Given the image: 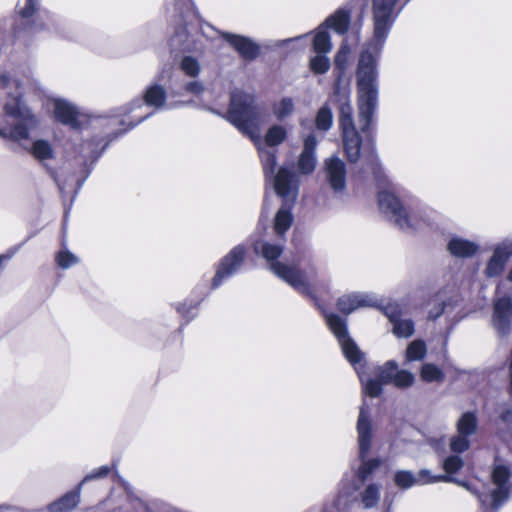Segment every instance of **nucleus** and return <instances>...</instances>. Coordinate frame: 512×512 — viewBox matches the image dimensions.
Segmentation results:
<instances>
[{"mask_svg":"<svg viewBox=\"0 0 512 512\" xmlns=\"http://www.w3.org/2000/svg\"><path fill=\"white\" fill-rule=\"evenodd\" d=\"M400 1L372 0L374 34L372 40L362 50L357 66L362 115L369 114L374 107L377 94V63L394 21L407 4H400Z\"/></svg>","mask_w":512,"mask_h":512,"instance_id":"f257e3e1","label":"nucleus"},{"mask_svg":"<svg viewBox=\"0 0 512 512\" xmlns=\"http://www.w3.org/2000/svg\"><path fill=\"white\" fill-rule=\"evenodd\" d=\"M356 431L358 458L351 465L352 477L343 480L342 489L352 500V505L359 502L363 508L371 509L380 501L381 484L374 481V477L383 460L380 457L369 456L373 425L365 406L360 408Z\"/></svg>","mask_w":512,"mask_h":512,"instance_id":"f03ea898","label":"nucleus"},{"mask_svg":"<svg viewBox=\"0 0 512 512\" xmlns=\"http://www.w3.org/2000/svg\"><path fill=\"white\" fill-rule=\"evenodd\" d=\"M253 250L256 255L262 256L269 264L270 270L285 281L297 292L310 297L325 316L326 311L318 303L315 290L320 286L317 277V268L310 254H298L291 262H281L278 258L283 253V245L268 241H254Z\"/></svg>","mask_w":512,"mask_h":512,"instance_id":"7ed1b4c3","label":"nucleus"},{"mask_svg":"<svg viewBox=\"0 0 512 512\" xmlns=\"http://www.w3.org/2000/svg\"><path fill=\"white\" fill-rule=\"evenodd\" d=\"M220 115L257 145L265 178L274 184L275 177L278 174L277 172L274 175L277 164L276 151L262 147L260 137L262 111L256 103L255 96L241 90H234L230 96L228 111Z\"/></svg>","mask_w":512,"mask_h":512,"instance_id":"20e7f679","label":"nucleus"},{"mask_svg":"<svg viewBox=\"0 0 512 512\" xmlns=\"http://www.w3.org/2000/svg\"><path fill=\"white\" fill-rule=\"evenodd\" d=\"M356 78L358 79L357 75ZM357 89L359 90L358 84ZM376 89L378 90V75L376 76ZM335 97L339 106V125L342 131L344 151L350 162H356L361 155L362 147L371 149L372 117L377 107L378 93L376 94L375 104L371 112L367 115H362L360 108V93L358 92L359 125L362 136L356 130L354 125L353 109L350 103V89L348 87L342 88L337 84L335 86Z\"/></svg>","mask_w":512,"mask_h":512,"instance_id":"39448f33","label":"nucleus"},{"mask_svg":"<svg viewBox=\"0 0 512 512\" xmlns=\"http://www.w3.org/2000/svg\"><path fill=\"white\" fill-rule=\"evenodd\" d=\"M29 79L22 81L14 73L4 72L0 75V85L11 98L5 104V114L11 120L6 127L0 128V137L15 142L26 140L30 132L38 126V120L31 109L22 101L24 86Z\"/></svg>","mask_w":512,"mask_h":512,"instance_id":"423d86ee","label":"nucleus"},{"mask_svg":"<svg viewBox=\"0 0 512 512\" xmlns=\"http://www.w3.org/2000/svg\"><path fill=\"white\" fill-rule=\"evenodd\" d=\"M418 480L419 485L438 483V482H453L462 487L477 497L482 512H496L504 502L509 498L510 493V471L504 465H496L492 471V482L495 485L493 490H479L474 485L460 481L448 475H432L427 469L419 471Z\"/></svg>","mask_w":512,"mask_h":512,"instance_id":"0eeeda50","label":"nucleus"},{"mask_svg":"<svg viewBox=\"0 0 512 512\" xmlns=\"http://www.w3.org/2000/svg\"><path fill=\"white\" fill-rule=\"evenodd\" d=\"M324 317L331 332L337 338L344 356L355 367V370L359 375V378L363 385L364 393L371 397H377L378 395H380L383 384L381 380L379 378L365 379L363 373L357 367V365L360 364L362 360L363 354L361 353L355 342L350 338L348 334L346 320L334 313L325 314Z\"/></svg>","mask_w":512,"mask_h":512,"instance_id":"6e6552de","label":"nucleus"},{"mask_svg":"<svg viewBox=\"0 0 512 512\" xmlns=\"http://www.w3.org/2000/svg\"><path fill=\"white\" fill-rule=\"evenodd\" d=\"M274 190L283 200V206L278 210L274 223L275 232L282 235L293 222L291 208L298 195L297 176L284 167L280 168L274 180Z\"/></svg>","mask_w":512,"mask_h":512,"instance_id":"1a4fd4ad","label":"nucleus"},{"mask_svg":"<svg viewBox=\"0 0 512 512\" xmlns=\"http://www.w3.org/2000/svg\"><path fill=\"white\" fill-rule=\"evenodd\" d=\"M378 202L380 209L389 215L395 224L405 232L422 230L430 225L428 218L423 212L408 211L392 191H380Z\"/></svg>","mask_w":512,"mask_h":512,"instance_id":"9d476101","label":"nucleus"},{"mask_svg":"<svg viewBox=\"0 0 512 512\" xmlns=\"http://www.w3.org/2000/svg\"><path fill=\"white\" fill-rule=\"evenodd\" d=\"M350 25V11L344 8L338 9L329 16L324 24L316 32L313 41V48L319 54L330 52L332 44L326 28H332L338 34H345Z\"/></svg>","mask_w":512,"mask_h":512,"instance_id":"9b49d317","label":"nucleus"},{"mask_svg":"<svg viewBox=\"0 0 512 512\" xmlns=\"http://www.w3.org/2000/svg\"><path fill=\"white\" fill-rule=\"evenodd\" d=\"M246 249L243 245L235 246L226 256H224L216 270L212 280V287H219L224 280L236 274L244 263Z\"/></svg>","mask_w":512,"mask_h":512,"instance_id":"f8f14e48","label":"nucleus"},{"mask_svg":"<svg viewBox=\"0 0 512 512\" xmlns=\"http://www.w3.org/2000/svg\"><path fill=\"white\" fill-rule=\"evenodd\" d=\"M492 326L500 337H507L512 327V297L504 295L493 302Z\"/></svg>","mask_w":512,"mask_h":512,"instance_id":"ddd939ff","label":"nucleus"},{"mask_svg":"<svg viewBox=\"0 0 512 512\" xmlns=\"http://www.w3.org/2000/svg\"><path fill=\"white\" fill-rule=\"evenodd\" d=\"M512 257V240H504L497 244L487 261L484 275L487 278H495L502 275L505 266Z\"/></svg>","mask_w":512,"mask_h":512,"instance_id":"4468645a","label":"nucleus"},{"mask_svg":"<svg viewBox=\"0 0 512 512\" xmlns=\"http://www.w3.org/2000/svg\"><path fill=\"white\" fill-rule=\"evenodd\" d=\"M325 180L335 194H342L346 189V165L336 156L325 160Z\"/></svg>","mask_w":512,"mask_h":512,"instance_id":"2eb2a0df","label":"nucleus"},{"mask_svg":"<svg viewBox=\"0 0 512 512\" xmlns=\"http://www.w3.org/2000/svg\"><path fill=\"white\" fill-rule=\"evenodd\" d=\"M384 314L393 324V333L398 338H408L414 333V322L402 319V306L398 302H389L381 307Z\"/></svg>","mask_w":512,"mask_h":512,"instance_id":"dca6fc26","label":"nucleus"},{"mask_svg":"<svg viewBox=\"0 0 512 512\" xmlns=\"http://www.w3.org/2000/svg\"><path fill=\"white\" fill-rule=\"evenodd\" d=\"M166 102V90L159 84H153L146 89L143 99L133 100L129 106L121 108L120 115H128L135 109L141 108L143 103L156 109L164 107Z\"/></svg>","mask_w":512,"mask_h":512,"instance_id":"f3484780","label":"nucleus"},{"mask_svg":"<svg viewBox=\"0 0 512 512\" xmlns=\"http://www.w3.org/2000/svg\"><path fill=\"white\" fill-rule=\"evenodd\" d=\"M378 299L373 294L351 293L337 300V308L344 314H351L358 308L378 306Z\"/></svg>","mask_w":512,"mask_h":512,"instance_id":"a211bd4d","label":"nucleus"},{"mask_svg":"<svg viewBox=\"0 0 512 512\" xmlns=\"http://www.w3.org/2000/svg\"><path fill=\"white\" fill-rule=\"evenodd\" d=\"M30 153L49 171V173L54 177L61 193H64L66 190L65 183H63L62 180L55 175V171L49 168L46 164L47 160L54 158V150L51 144L46 140H36L31 145Z\"/></svg>","mask_w":512,"mask_h":512,"instance_id":"6ab92c4d","label":"nucleus"},{"mask_svg":"<svg viewBox=\"0 0 512 512\" xmlns=\"http://www.w3.org/2000/svg\"><path fill=\"white\" fill-rule=\"evenodd\" d=\"M222 37L246 60H253L259 54V46L247 37L228 32L222 33Z\"/></svg>","mask_w":512,"mask_h":512,"instance_id":"aec40b11","label":"nucleus"},{"mask_svg":"<svg viewBox=\"0 0 512 512\" xmlns=\"http://www.w3.org/2000/svg\"><path fill=\"white\" fill-rule=\"evenodd\" d=\"M54 116L59 122L69 125L74 129L80 127V112L77 107L66 100H54Z\"/></svg>","mask_w":512,"mask_h":512,"instance_id":"412c9836","label":"nucleus"},{"mask_svg":"<svg viewBox=\"0 0 512 512\" xmlns=\"http://www.w3.org/2000/svg\"><path fill=\"white\" fill-rule=\"evenodd\" d=\"M81 491L82 489L77 485L72 491L50 503L47 506L48 512H70L79 504Z\"/></svg>","mask_w":512,"mask_h":512,"instance_id":"4be33fe9","label":"nucleus"},{"mask_svg":"<svg viewBox=\"0 0 512 512\" xmlns=\"http://www.w3.org/2000/svg\"><path fill=\"white\" fill-rule=\"evenodd\" d=\"M478 248L477 243L458 236L452 237L447 244V249L450 254L459 258L474 256Z\"/></svg>","mask_w":512,"mask_h":512,"instance_id":"5701e85b","label":"nucleus"},{"mask_svg":"<svg viewBox=\"0 0 512 512\" xmlns=\"http://www.w3.org/2000/svg\"><path fill=\"white\" fill-rule=\"evenodd\" d=\"M295 112V101L291 97H282L272 104V113L274 117L279 121L292 116Z\"/></svg>","mask_w":512,"mask_h":512,"instance_id":"b1692460","label":"nucleus"},{"mask_svg":"<svg viewBox=\"0 0 512 512\" xmlns=\"http://www.w3.org/2000/svg\"><path fill=\"white\" fill-rule=\"evenodd\" d=\"M351 507L352 500H350L347 493L341 488L335 498L324 504L322 512H350Z\"/></svg>","mask_w":512,"mask_h":512,"instance_id":"393cba45","label":"nucleus"},{"mask_svg":"<svg viewBox=\"0 0 512 512\" xmlns=\"http://www.w3.org/2000/svg\"><path fill=\"white\" fill-rule=\"evenodd\" d=\"M457 432L465 436H471L476 433L478 428V419L474 412H465L459 418L456 424Z\"/></svg>","mask_w":512,"mask_h":512,"instance_id":"a878e982","label":"nucleus"},{"mask_svg":"<svg viewBox=\"0 0 512 512\" xmlns=\"http://www.w3.org/2000/svg\"><path fill=\"white\" fill-rule=\"evenodd\" d=\"M101 142H102V140H98V141L92 140V141H85L82 144L80 153L82 155V158H83V161L85 164H87L88 162L93 163L100 157L101 153L103 152V150L106 147V145H103L100 148Z\"/></svg>","mask_w":512,"mask_h":512,"instance_id":"bb28decb","label":"nucleus"},{"mask_svg":"<svg viewBox=\"0 0 512 512\" xmlns=\"http://www.w3.org/2000/svg\"><path fill=\"white\" fill-rule=\"evenodd\" d=\"M287 137V130L284 126L275 124L272 125L266 132L264 141L265 144L271 149L280 145Z\"/></svg>","mask_w":512,"mask_h":512,"instance_id":"cd10ccee","label":"nucleus"},{"mask_svg":"<svg viewBox=\"0 0 512 512\" xmlns=\"http://www.w3.org/2000/svg\"><path fill=\"white\" fill-rule=\"evenodd\" d=\"M417 476L408 470H398L394 474V483L400 489L406 490L414 485H419Z\"/></svg>","mask_w":512,"mask_h":512,"instance_id":"c85d7f7f","label":"nucleus"},{"mask_svg":"<svg viewBox=\"0 0 512 512\" xmlns=\"http://www.w3.org/2000/svg\"><path fill=\"white\" fill-rule=\"evenodd\" d=\"M332 123H333V115H332L331 109L327 105L322 106L318 110L317 115H316V119H315L316 128L320 131L326 132L331 128Z\"/></svg>","mask_w":512,"mask_h":512,"instance_id":"c756f323","label":"nucleus"},{"mask_svg":"<svg viewBox=\"0 0 512 512\" xmlns=\"http://www.w3.org/2000/svg\"><path fill=\"white\" fill-rule=\"evenodd\" d=\"M368 169L373 174L375 181L379 185H385L388 183V179L385 175V172L378 160V158L371 151L368 158Z\"/></svg>","mask_w":512,"mask_h":512,"instance_id":"7c9ffc66","label":"nucleus"},{"mask_svg":"<svg viewBox=\"0 0 512 512\" xmlns=\"http://www.w3.org/2000/svg\"><path fill=\"white\" fill-rule=\"evenodd\" d=\"M426 355V345L422 340L412 341L406 349L407 361L422 360Z\"/></svg>","mask_w":512,"mask_h":512,"instance_id":"2f4dec72","label":"nucleus"},{"mask_svg":"<svg viewBox=\"0 0 512 512\" xmlns=\"http://www.w3.org/2000/svg\"><path fill=\"white\" fill-rule=\"evenodd\" d=\"M181 71L189 77H197L201 71V66L197 59L191 56H185L180 61Z\"/></svg>","mask_w":512,"mask_h":512,"instance_id":"473e14b6","label":"nucleus"},{"mask_svg":"<svg viewBox=\"0 0 512 512\" xmlns=\"http://www.w3.org/2000/svg\"><path fill=\"white\" fill-rule=\"evenodd\" d=\"M421 377L426 382H440L444 379V374L434 364L426 363L422 366Z\"/></svg>","mask_w":512,"mask_h":512,"instance_id":"72a5a7b5","label":"nucleus"},{"mask_svg":"<svg viewBox=\"0 0 512 512\" xmlns=\"http://www.w3.org/2000/svg\"><path fill=\"white\" fill-rule=\"evenodd\" d=\"M398 364L395 361H388L378 368V378L382 383H392Z\"/></svg>","mask_w":512,"mask_h":512,"instance_id":"f704fd0d","label":"nucleus"},{"mask_svg":"<svg viewBox=\"0 0 512 512\" xmlns=\"http://www.w3.org/2000/svg\"><path fill=\"white\" fill-rule=\"evenodd\" d=\"M464 465L463 459L459 455H450L443 460L442 467L445 475L451 476L457 473Z\"/></svg>","mask_w":512,"mask_h":512,"instance_id":"c9c22d12","label":"nucleus"},{"mask_svg":"<svg viewBox=\"0 0 512 512\" xmlns=\"http://www.w3.org/2000/svg\"><path fill=\"white\" fill-rule=\"evenodd\" d=\"M56 263L62 269H68L78 263V258L67 249L60 250L55 257Z\"/></svg>","mask_w":512,"mask_h":512,"instance_id":"e433bc0d","label":"nucleus"},{"mask_svg":"<svg viewBox=\"0 0 512 512\" xmlns=\"http://www.w3.org/2000/svg\"><path fill=\"white\" fill-rule=\"evenodd\" d=\"M316 166V157L313 153L303 152L300 154L298 160L299 170L303 174H309L314 171Z\"/></svg>","mask_w":512,"mask_h":512,"instance_id":"4c0bfd02","label":"nucleus"},{"mask_svg":"<svg viewBox=\"0 0 512 512\" xmlns=\"http://www.w3.org/2000/svg\"><path fill=\"white\" fill-rule=\"evenodd\" d=\"M136 512H171V509L166 504L151 503L146 504L141 500H135Z\"/></svg>","mask_w":512,"mask_h":512,"instance_id":"58836bf2","label":"nucleus"},{"mask_svg":"<svg viewBox=\"0 0 512 512\" xmlns=\"http://www.w3.org/2000/svg\"><path fill=\"white\" fill-rule=\"evenodd\" d=\"M449 446L452 452L463 453L469 449L470 441L468 436L458 433V435H455L450 439Z\"/></svg>","mask_w":512,"mask_h":512,"instance_id":"ea45409f","label":"nucleus"},{"mask_svg":"<svg viewBox=\"0 0 512 512\" xmlns=\"http://www.w3.org/2000/svg\"><path fill=\"white\" fill-rule=\"evenodd\" d=\"M310 67L313 72L317 74H323L329 70L330 61L325 55L318 53V55L310 60Z\"/></svg>","mask_w":512,"mask_h":512,"instance_id":"a19ab883","label":"nucleus"},{"mask_svg":"<svg viewBox=\"0 0 512 512\" xmlns=\"http://www.w3.org/2000/svg\"><path fill=\"white\" fill-rule=\"evenodd\" d=\"M414 382V375L407 370H396L393 384L400 388L411 386Z\"/></svg>","mask_w":512,"mask_h":512,"instance_id":"79ce46f5","label":"nucleus"},{"mask_svg":"<svg viewBox=\"0 0 512 512\" xmlns=\"http://www.w3.org/2000/svg\"><path fill=\"white\" fill-rule=\"evenodd\" d=\"M39 0H25L24 6L19 8V15L23 20H29L39 10Z\"/></svg>","mask_w":512,"mask_h":512,"instance_id":"37998d69","label":"nucleus"},{"mask_svg":"<svg viewBox=\"0 0 512 512\" xmlns=\"http://www.w3.org/2000/svg\"><path fill=\"white\" fill-rule=\"evenodd\" d=\"M350 54V48L348 44L345 42L340 47L339 51L335 57V66L343 72L346 69L348 57Z\"/></svg>","mask_w":512,"mask_h":512,"instance_id":"c03bdc74","label":"nucleus"},{"mask_svg":"<svg viewBox=\"0 0 512 512\" xmlns=\"http://www.w3.org/2000/svg\"><path fill=\"white\" fill-rule=\"evenodd\" d=\"M110 473V467L109 466H101L99 468H96L92 470L90 473H88L82 481L78 484L80 488L82 489L83 485L87 482H90L92 480L101 479L106 477Z\"/></svg>","mask_w":512,"mask_h":512,"instance_id":"a18cd8bd","label":"nucleus"},{"mask_svg":"<svg viewBox=\"0 0 512 512\" xmlns=\"http://www.w3.org/2000/svg\"><path fill=\"white\" fill-rule=\"evenodd\" d=\"M187 38L188 32L186 28H181L179 31H176L172 38V42L174 45H179L183 50H189L191 47L186 43Z\"/></svg>","mask_w":512,"mask_h":512,"instance_id":"49530a36","label":"nucleus"},{"mask_svg":"<svg viewBox=\"0 0 512 512\" xmlns=\"http://www.w3.org/2000/svg\"><path fill=\"white\" fill-rule=\"evenodd\" d=\"M192 8V0H175V11L178 12L179 16L182 18L192 13Z\"/></svg>","mask_w":512,"mask_h":512,"instance_id":"de8ad7c7","label":"nucleus"},{"mask_svg":"<svg viewBox=\"0 0 512 512\" xmlns=\"http://www.w3.org/2000/svg\"><path fill=\"white\" fill-rule=\"evenodd\" d=\"M316 147H317V139H316V136H315L314 134H309V135L304 139L303 152H307V153H313V154H315Z\"/></svg>","mask_w":512,"mask_h":512,"instance_id":"09e8293b","label":"nucleus"},{"mask_svg":"<svg viewBox=\"0 0 512 512\" xmlns=\"http://www.w3.org/2000/svg\"><path fill=\"white\" fill-rule=\"evenodd\" d=\"M184 89L188 93L198 95L203 92L204 86L199 81H191L185 85Z\"/></svg>","mask_w":512,"mask_h":512,"instance_id":"8fccbe9b","label":"nucleus"},{"mask_svg":"<svg viewBox=\"0 0 512 512\" xmlns=\"http://www.w3.org/2000/svg\"><path fill=\"white\" fill-rule=\"evenodd\" d=\"M46 22L43 24L37 25V29H47V30H56L57 29V23L54 16L46 14Z\"/></svg>","mask_w":512,"mask_h":512,"instance_id":"3c124183","label":"nucleus"},{"mask_svg":"<svg viewBox=\"0 0 512 512\" xmlns=\"http://www.w3.org/2000/svg\"><path fill=\"white\" fill-rule=\"evenodd\" d=\"M451 304L450 303H443L442 307L441 308H438L436 309L435 311H430L429 313V318L431 319H436L438 318L441 314H445L447 313L448 311V308H450Z\"/></svg>","mask_w":512,"mask_h":512,"instance_id":"603ef678","label":"nucleus"},{"mask_svg":"<svg viewBox=\"0 0 512 512\" xmlns=\"http://www.w3.org/2000/svg\"><path fill=\"white\" fill-rule=\"evenodd\" d=\"M177 311L182 315H188L192 310L195 309L193 306L187 307L185 303H180L176 307Z\"/></svg>","mask_w":512,"mask_h":512,"instance_id":"864d4df0","label":"nucleus"},{"mask_svg":"<svg viewBox=\"0 0 512 512\" xmlns=\"http://www.w3.org/2000/svg\"><path fill=\"white\" fill-rule=\"evenodd\" d=\"M500 418L503 422L509 423L512 421V410L506 409L500 414Z\"/></svg>","mask_w":512,"mask_h":512,"instance_id":"5fc2aeb1","label":"nucleus"},{"mask_svg":"<svg viewBox=\"0 0 512 512\" xmlns=\"http://www.w3.org/2000/svg\"><path fill=\"white\" fill-rule=\"evenodd\" d=\"M148 116H149V114L144 115V116H141V117L138 119L137 124H138V123H140V122H142V121H143L144 119H146Z\"/></svg>","mask_w":512,"mask_h":512,"instance_id":"6e6d98bb","label":"nucleus"},{"mask_svg":"<svg viewBox=\"0 0 512 512\" xmlns=\"http://www.w3.org/2000/svg\"><path fill=\"white\" fill-rule=\"evenodd\" d=\"M82 182L78 181V189L81 187Z\"/></svg>","mask_w":512,"mask_h":512,"instance_id":"4d7b16f0","label":"nucleus"},{"mask_svg":"<svg viewBox=\"0 0 512 512\" xmlns=\"http://www.w3.org/2000/svg\"><path fill=\"white\" fill-rule=\"evenodd\" d=\"M410 0H405V3H408Z\"/></svg>","mask_w":512,"mask_h":512,"instance_id":"13d9d810","label":"nucleus"}]
</instances>
